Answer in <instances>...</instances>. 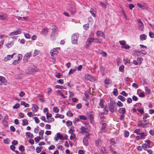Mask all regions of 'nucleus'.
Segmentation results:
<instances>
[{
    "label": "nucleus",
    "instance_id": "nucleus-23",
    "mask_svg": "<svg viewBox=\"0 0 154 154\" xmlns=\"http://www.w3.org/2000/svg\"><path fill=\"white\" fill-rule=\"evenodd\" d=\"M18 60H14L13 61V63H14V62H17V63H19V61L20 59H21L22 58V55L21 54H19L17 56Z\"/></svg>",
    "mask_w": 154,
    "mask_h": 154
},
{
    "label": "nucleus",
    "instance_id": "nucleus-31",
    "mask_svg": "<svg viewBox=\"0 0 154 154\" xmlns=\"http://www.w3.org/2000/svg\"><path fill=\"white\" fill-rule=\"evenodd\" d=\"M118 98L120 99L122 101L124 102L125 100V98L122 95H119L118 96Z\"/></svg>",
    "mask_w": 154,
    "mask_h": 154
},
{
    "label": "nucleus",
    "instance_id": "nucleus-27",
    "mask_svg": "<svg viewBox=\"0 0 154 154\" xmlns=\"http://www.w3.org/2000/svg\"><path fill=\"white\" fill-rule=\"evenodd\" d=\"M109 151L113 154H117V152L113 149V148L112 146H110L109 147Z\"/></svg>",
    "mask_w": 154,
    "mask_h": 154
},
{
    "label": "nucleus",
    "instance_id": "nucleus-48",
    "mask_svg": "<svg viewBox=\"0 0 154 154\" xmlns=\"http://www.w3.org/2000/svg\"><path fill=\"white\" fill-rule=\"evenodd\" d=\"M39 51L37 50H35L33 54V56L35 57L38 55L39 54Z\"/></svg>",
    "mask_w": 154,
    "mask_h": 154
},
{
    "label": "nucleus",
    "instance_id": "nucleus-14",
    "mask_svg": "<svg viewBox=\"0 0 154 154\" xmlns=\"http://www.w3.org/2000/svg\"><path fill=\"white\" fill-rule=\"evenodd\" d=\"M95 145L97 146L99 148L101 146V141L99 140H95Z\"/></svg>",
    "mask_w": 154,
    "mask_h": 154
},
{
    "label": "nucleus",
    "instance_id": "nucleus-43",
    "mask_svg": "<svg viewBox=\"0 0 154 154\" xmlns=\"http://www.w3.org/2000/svg\"><path fill=\"white\" fill-rule=\"evenodd\" d=\"M57 137L59 138L60 139L62 140H64L63 137L61 135V134L59 133L57 134Z\"/></svg>",
    "mask_w": 154,
    "mask_h": 154
},
{
    "label": "nucleus",
    "instance_id": "nucleus-47",
    "mask_svg": "<svg viewBox=\"0 0 154 154\" xmlns=\"http://www.w3.org/2000/svg\"><path fill=\"white\" fill-rule=\"evenodd\" d=\"M124 66L123 65H121L119 68V72H123L124 71Z\"/></svg>",
    "mask_w": 154,
    "mask_h": 154
},
{
    "label": "nucleus",
    "instance_id": "nucleus-25",
    "mask_svg": "<svg viewBox=\"0 0 154 154\" xmlns=\"http://www.w3.org/2000/svg\"><path fill=\"white\" fill-rule=\"evenodd\" d=\"M57 29L54 27L52 29V32H51V35H55L57 34Z\"/></svg>",
    "mask_w": 154,
    "mask_h": 154
},
{
    "label": "nucleus",
    "instance_id": "nucleus-59",
    "mask_svg": "<svg viewBox=\"0 0 154 154\" xmlns=\"http://www.w3.org/2000/svg\"><path fill=\"white\" fill-rule=\"evenodd\" d=\"M137 5L141 9H144L145 8V7L144 6H143L142 5H141L139 3H138L137 4Z\"/></svg>",
    "mask_w": 154,
    "mask_h": 154
},
{
    "label": "nucleus",
    "instance_id": "nucleus-28",
    "mask_svg": "<svg viewBox=\"0 0 154 154\" xmlns=\"http://www.w3.org/2000/svg\"><path fill=\"white\" fill-rule=\"evenodd\" d=\"M106 126V123H104L102 124L101 129L102 131L103 132L104 131Z\"/></svg>",
    "mask_w": 154,
    "mask_h": 154
},
{
    "label": "nucleus",
    "instance_id": "nucleus-41",
    "mask_svg": "<svg viewBox=\"0 0 154 154\" xmlns=\"http://www.w3.org/2000/svg\"><path fill=\"white\" fill-rule=\"evenodd\" d=\"M137 56H141L142 54L141 51L136 50L134 51Z\"/></svg>",
    "mask_w": 154,
    "mask_h": 154
},
{
    "label": "nucleus",
    "instance_id": "nucleus-42",
    "mask_svg": "<svg viewBox=\"0 0 154 154\" xmlns=\"http://www.w3.org/2000/svg\"><path fill=\"white\" fill-rule=\"evenodd\" d=\"M31 55V53H26L24 55L26 57V58L28 59H29L30 58V57Z\"/></svg>",
    "mask_w": 154,
    "mask_h": 154
},
{
    "label": "nucleus",
    "instance_id": "nucleus-40",
    "mask_svg": "<svg viewBox=\"0 0 154 154\" xmlns=\"http://www.w3.org/2000/svg\"><path fill=\"white\" fill-rule=\"evenodd\" d=\"M42 147H37L36 148V150L37 153H38L40 152L42 150Z\"/></svg>",
    "mask_w": 154,
    "mask_h": 154
},
{
    "label": "nucleus",
    "instance_id": "nucleus-11",
    "mask_svg": "<svg viewBox=\"0 0 154 154\" xmlns=\"http://www.w3.org/2000/svg\"><path fill=\"white\" fill-rule=\"evenodd\" d=\"M137 21L138 23V25L140 29L141 30H142L144 27L143 23L141 21L140 19H138Z\"/></svg>",
    "mask_w": 154,
    "mask_h": 154
},
{
    "label": "nucleus",
    "instance_id": "nucleus-45",
    "mask_svg": "<svg viewBox=\"0 0 154 154\" xmlns=\"http://www.w3.org/2000/svg\"><path fill=\"white\" fill-rule=\"evenodd\" d=\"M55 88H58L60 89H66V88H64L63 86L59 85H56L55 86Z\"/></svg>",
    "mask_w": 154,
    "mask_h": 154
},
{
    "label": "nucleus",
    "instance_id": "nucleus-26",
    "mask_svg": "<svg viewBox=\"0 0 154 154\" xmlns=\"http://www.w3.org/2000/svg\"><path fill=\"white\" fill-rule=\"evenodd\" d=\"M55 118H60V119H63L64 118V116L59 114H57L55 116Z\"/></svg>",
    "mask_w": 154,
    "mask_h": 154
},
{
    "label": "nucleus",
    "instance_id": "nucleus-17",
    "mask_svg": "<svg viewBox=\"0 0 154 154\" xmlns=\"http://www.w3.org/2000/svg\"><path fill=\"white\" fill-rule=\"evenodd\" d=\"M112 82V81L110 79L107 78H106L105 80V85H107L109 84H111Z\"/></svg>",
    "mask_w": 154,
    "mask_h": 154
},
{
    "label": "nucleus",
    "instance_id": "nucleus-34",
    "mask_svg": "<svg viewBox=\"0 0 154 154\" xmlns=\"http://www.w3.org/2000/svg\"><path fill=\"white\" fill-rule=\"evenodd\" d=\"M21 105L24 106L25 107H28L29 106V104L26 103L24 101H22L21 102Z\"/></svg>",
    "mask_w": 154,
    "mask_h": 154
},
{
    "label": "nucleus",
    "instance_id": "nucleus-9",
    "mask_svg": "<svg viewBox=\"0 0 154 154\" xmlns=\"http://www.w3.org/2000/svg\"><path fill=\"white\" fill-rule=\"evenodd\" d=\"M21 29H20L14 32L10 33L9 35L11 36L17 35L21 33Z\"/></svg>",
    "mask_w": 154,
    "mask_h": 154
},
{
    "label": "nucleus",
    "instance_id": "nucleus-18",
    "mask_svg": "<svg viewBox=\"0 0 154 154\" xmlns=\"http://www.w3.org/2000/svg\"><path fill=\"white\" fill-rule=\"evenodd\" d=\"M104 100L103 99H101L100 100L99 105L102 108H103L104 107Z\"/></svg>",
    "mask_w": 154,
    "mask_h": 154
},
{
    "label": "nucleus",
    "instance_id": "nucleus-51",
    "mask_svg": "<svg viewBox=\"0 0 154 154\" xmlns=\"http://www.w3.org/2000/svg\"><path fill=\"white\" fill-rule=\"evenodd\" d=\"M20 106V104L19 103H17L14 106H13V109H17Z\"/></svg>",
    "mask_w": 154,
    "mask_h": 154
},
{
    "label": "nucleus",
    "instance_id": "nucleus-49",
    "mask_svg": "<svg viewBox=\"0 0 154 154\" xmlns=\"http://www.w3.org/2000/svg\"><path fill=\"white\" fill-rule=\"evenodd\" d=\"M110 144L112 145H114L116 143V142L115 141V140L113 138H112L110 139Z\"/></svg>",
    "mask_w": 154,
    "mask_h": 154
},
{
    "label": "nucleus",
    "instance_id": "nucleus-33",
    "mask_svg": "<svg viewBox=\"0 0 154 154\" xmlns=\"http://www.w3.org/2000/svg\"><path fill=\"white\" fill-rule=\"evenodd\" d=\"M119 112L120 113L124 114L125 113L126 111L125 108H121L119 109Z\"/></svg>",
    "mask_w": 154,
    "mask_h": 154
},
{
    "label": "nucleus",
    "instance_id": "nucleus-37",
    "mask_svg": "<svg viewBox=\"0 0 154 154\" xmlns=\"http://www.w3.org/2000/svg\"><path fill=\"white\" fill-rule=\"evenodd\" d=\"M13 45V42H9L8 44L6 45V46L8 48H9L11 47Z\"/></svg>",
    "mask_w": 154,
    "mask_h": 154
},
{
    "label": "nucleus",
    "instance_id": "nucleus-29",
    "mask_svg": "<svg viewBox=\"0 0 154 154\" xmlns=\"http://www.w3.org/2000/svg\"><path fill=\"white\" fill-rule=\"evenodd\" d=\"M140 134V139H144L146 136V133H141Z\"/></svg>",
    "mask_w": 154,
    "mask_h": 154
},
{
    "label": "nucleus",
    "instance_id": "nucleus-15",
    "mask_svg": "<svg viewBox=\"0 0 154 154\" xmlns=\"http://www.w3.org/2000/svg\"><path fill=\"white\" fill-rule=\"evenodd\" d=\"M5 85L7 83V81L4 77L0 76V82Z\"/></svg>",
    "mask_w": 154,
    "mask_h": 154
},
{
    "label": "nucleus",
    "instance_id": "nucleus-2",
    "mask_svg": "<svg viewBox=\"0 0 154 154\" xmlns=\"http://www.w3.org/2000/svg\"><path fill=\"white\" fill-rule=\"evenodd\" d=\"M69 4V11L72 14H74L75 13L76 11L75 5L73 2H70Z\"/></svg>",
    "mask_w": 154,
    "mask_h": 154
},
{
    "label": "nucleus",
    "instance_id": "nucleus-36",
    "mask_svg": "<svg viewBox=\"0 0 154 154\" xmlns=\"http://www.w3.org/2000/svg\"><path fill=\"white\" fill-rule=\"evenodd\" d=\"M145 90L146 93V94H149L150 92V90L149 89V88L147 87H145Z\"/></svg>",
    "mask_w": 154,
    "mask_h": 154
},
{
    "label": "nucleus",
    "instance_id": "nucleus-8",
    "mask_svg": "<svg viewBox=\"0 0 154 154\" xmlns=\"http://www.w3.org/2000/svg\"><path fill=\"white\" fill-rule=\"evenodd\" d=\"M80 130V133L82 134H86L87 135L89 134L87 130V128L83 126L81 127Z\"/></svg>",
    "mask_w": 154,
    "mask_h": 154
},
{
    "label": "nucleus",
    "instance_id": "nucleus-5",
    "mask_svg": "<svg viewBox=\"0 0 154 154\" xmlns=\"http://www.w3.org/2000/svg\"><path fill=\"white\" fill-rule=\"evenodd\" d=\"M8 19V17L7 14L4 13H0V20H7Z\"/></svg>",
    "mask_w": 154,
    "mask_h": 154
},
{
    "label": "nucleus",
    "instance_id": "nucleus-38",
    "mask_svg": "<svg viewBox=\"0 0 154 154\" xmlns=\"http://www.w3.org/2000/svg\"><path fill=\"white\" fill-rule=\"evenodd\" d=\"M100 5L103 8H106V7L107 4L106 2H100Z\"/></svg>",
    "mask_w": 154,
    "mask_h": 154
},
{
    "label": "nucleus",
    "instance_id": "nucleus-16",
    "mask_svg": "<svg viewBox=\"0 0 154 154\" xmlns=\"http://www.w3.org/2000/svg\"><path fill=\"white\" fill-rule=\"evenodd\" d=\"M85 78L87 80H89L91 81H94L93 78L89 75H85Z\"/></svg>",
    "mask_w": 154,
    "mask_h": 154
},
{
    "label": "nucleus",
    "instance_id": "nucleus-4",
    "mask_svg": "<svg viewBox=\"0 0 154 154\" xmlns=\"http://www.w3.org/2000/svg\"><path fill=\"white\" fill-rule=\"evenodd\" d=\"M114 103H111L109 106V108L110 111L112 113L114 112L115 110L116 109L115 105L114 104Z\"/></svg>",
    "mask_w": 154,
    "mask_h": 154
},
{
    "label": "nucleus",
    "instance_id": "nucleus-3",
    "mask_svg": "<svg viewBox=\"0 0 154 154\" xmlns=\"http://www.w3.org/2000/svg\"><path fill=\"white\" fill-rule=\"evenodd\" d=\"M79 37V34L75 33L72 36V44H77L78 43V38Z\"/></svg>",
    "mask_w": 154,
    "mask_h": 154
},
{
    "label": "nucleus",
    "instance_id": "nucleus-54",
    "mask_svg": "<svg viewBox=\"0 0 154 154\" xmlns=\"http://www.w3.org/2000/svg\"><path fill=\"white\" fill-rule=\"evenodd\" d=\"M66 115L69 117H71L73 116L72 113L70 111H68L66 113Z\"/></svg>",
    "mask_w": 154,
    "mask_h": 154
},
{
    "label": "nucleus",
    "instance_id": "nucleus-19",
    "mask_svg": "<svg viewBox=\"0 0 154 154\" xmlns=\"http://www.w3.org/2000/svg\"><path fill=\"white\" fill-rule=\"evenodd\" d=\"M26 136L28 137L29 138L31 139L33 137V136L32 134H31L29 132H26L25 133Z\"/></svg>",
    "mask_w": 154,
    "mask_h": 154
},
{
    "label": "nucleus",
    "instance_id": "nucleus-62",
    "mask_svg": "<svg viewBox=\"0 0 154 154\" xmlns=\"http://www.w3.org/2000/svg\"><path fill=\"white\" fill-rule=\"evenodd\" d=\"M19 149L21 152L24 151L25 150L24 147L23 146L21 145L19 147Z\"/></svg>",
    "mask_w": 154,
    "mask_h": 154
},
{
    "label": "nucleus",
    "instance_id": "nucleus-30",
    "mask_svg": "<svg viewBox=\"0 0 154 154\" xmlns=\"http://www.w3.org/2000/svg\"><path fill=\"white\" fill-rule=\"evenodd\" d=\"M76 70V68H74L72 69H71L69 72V75H71V74H73L74 72H75Z\"/></svg>",
    "mask_w": 154,
    "mask_h": 154
},
{
    "label": "nucleus",
    "instance_id": "nucleus-53",
    "mask_svg": "<svg viewBox=\"0 0 154 154\" xmlns=\"http://www.w3.org/2000/svg\"><path fill=\"white\" fill-rule=\"evenodd\" d=\"M119 42L122 45H124L126 43V42L124 40L119 41Z\"/></svg>",
    "mask_w": 154,
    "mask_h": 154
},
{
    "label": "nucleus",
    "instance_id": "nucleus-21",
    "mask_svg": "<svg viewBox=\"0 0 154 154\" xmlns=\"http://www.w3.org/2000/svg\"><path fill=\"white\" fill-rule=\"evenodd\" d=\"M140 38L141 41H143L146 39V36L144 34H143L140 35Z\"/></svg>",
    "mask_w": 154,
    "mask_h": 154
},
{
    "label": "nucleus",
    "instance_id": "nucleus-24",
    "mask_svg": "<svg viewBox=\"0 0 154 154\" xmlns=\"http://www.w3.org/2000/svg\"><path fill=\"white\" fill-rule=\"evenodd\" d=\"M94 42L95 43L102 44L103 43V41L102 39H100V40L97 38H94Z\"/></svg>",
    "mask_w": 154,
    "mask_h": 154
},
{
    "label": "nucleus",
    "instance_id": "nucleus-64",
    "mask_svg": "<svg viewBox=\"0 0 154 154\" xmlns=\"http://www.w3.org/2000/svg\"><path fill=\"white\" fill-rule=\"evenodd\" d=\"M4 141L5 143L7 144H9L10 142L8 138L4 140Z\"/></svg>",
    "mask_w": 154,
    "mask_h": 154
},
{
    "label": "nucleus",
    "instance_id": "nucleus-12",
    "mask_svg": "<svg viewBox=\"0 0 154 154\" xmlns=\"http://www.w3.org/2000/svg\"><path fill=\"white\" fill-rule=\"evenodd\" d=\"M15 54V53H14L11 55H8L6 57H5L4 59V61L6 62L8 60L12 59L14 57V56Z\"/></svg>",
    "mask_w": 154,
    "mask_h": 154
},
{
    "label": "nucleus",
    "instance_id": "nucleus-61",
    "mask_svg": "<svg viewBox=\"0 0 154 154\" xmlns=\"http://www.w3.org/2000/svg\"><path fill=\"white\" fill-rule=\"evenodd\" d=\"M121 94L123 96H125V97L127 96L128 94L127 93H126L124 91H122L121 93Z\"/></svg>",
    "mask_w": 154,
    "mask_h": 154
},
{
    "label": "nucleus",
    "instance_id": "nucleus-13",
    "mask_svg": "<svg viewBox=\"0 0 154 154\" xmlns=\"http://www.w3.org/2000/svg\"><path fill=\"white\" fill-rule=\"evenodd\" d=\"M94 38H89L88 39L86 42V45L87 47L90 46L91 45V43L94 41Z\"/></svg>",
    "mask_w": 154,
    "mask_h": 154
},
{
    "label": "nucleus",
    "instance_id": "nucleus-6",
    "mask_svg": "<svg viewBox=\"0 0 154 154\" xmlns=\"http://www.w3.org/2000/svg\"><path fill=\"white\" fill-rule=\"evenodd\" d=\"M90 134H88L83 139V143L84 144L85 146H87L88 145V140L89 138Z\"/></svg>",
    "mask_w": 154,
    "mask_h": 154
},
{
    "label": "nucleus",
    "instance_id": "nucleus-60",
    "mask_svg": "<svg viewBox=\"0 0 154 154\" xmlns=\"http://www.w3.org/2000/svg\"><path fill=\"white\" fill-rule=\"evenodd\" d=\"M85 30H88L89 28V24H86L83 26Z\"/></svg>",
    "mask_w": 154,
    "mask_h": 154
},
{
    "label": "nucleus",
    "instance_id": "nucleus-55",
    "mask_svg": "<svg viewBox=\"0 0 154 154\" xmlns=\"http://www.w3.org/2000/svg\"><path fill=\"white\" fill-rule=\"evenodd\" d=\"M79 117L81 119H83V120H86L87 119V117L83 115H80L79 116Z\"/></svg>",
    "mask_w": 154,
    "mask_h": 154
},
{
    "label": "nucleus",
    "instance_id": "nucleus-20",
    "mask_svg": "<svg viewBox=\"0 0 154 154\" xmlns=\"http://www.w3.org/2000/svg\"><path fill=\"white\" fill-rule=\"evenodd\" d=\"M90 12L93 17H95L96 11L94 9L91 8L90 11Z\"/></svg>",
    "mask_w": 154,
    "mask_h": 154
},
{
    "label": "nucleus",
    "instance_id": "nucleus-22",
    "mask_svg": "<svg viewBox=\"0 0 154 154\" xmlns=\"http://www.w3.org/2000/svg\"><path fill=\"white\" fill-rule=\"evenodd\" d=\"M48 30L47 29H43L41 32V34L43 35H46L48 32Z\"/></svg>",
    "mask_w": 154,
    "mask_h": 154
},
{
    "label": "nucleus",
    "instance_id": "nucleus-46",
    "mask_svg": "<svg viewBox=\"0 0 154 154\" xmlns=\"http://www.w3.org/2000/svg\"><path fill=\"white\" fill-rule=\"evenodd\" d=\"M48 120L47 121V122L48 123H51L52 122H53L54 121V119L53 118H51L48 119Z\"/></svg>",
    "mask_w": 154,
    "mask_h": 154
},
{
    "label": "nucleus",
    "instance_id": "nucleus-50",
    "mask_svg": "<svg viewBox=\"0 0 154 154\" xmlns=\"http://www.w3.org/2000/svg\"><path fill=\"white\" fill-rule=\"evenodd\" d=\"M66 125L68 127H69L72 125V122L69 120L66 122Z\"/></svg>",
    "mask_w": 154,
    "mask_h": 154
},
{
    "label": "nucleus",
    "instance_id": "nucleus-57",
    "mask_svg": "<svg viewBox=\"0 0 154 154\" xmlns=\"http://www.w3.org/2000/svg\"><path fill=\"white\" fill-rule=\"evenodd\" d=\"M149 35L151 38H153L154 37V34L152 32H149Z\"/></svg>",
    "mask_w": 154,
    "mask_h": 154
},
{
    "label": "nucleus",
    "instance_id": "nucleus-10",
    "mask_svg": "<svg viewBox=\"0 0 154 154\" xmlns=\"http://www.w3.org/2000/svg\"><path fill=\"white\" fill-rule=\"evenodd\" d=\"M96 35L97 37L101 36V37L105 38V36L104 33L100 31H98L96 32Z\"/></svg>",
    "mask_w": 154,
    "mask_h": 154
},
{
    "label": "nucleus",
    "instance_id": "nucleus-52",
    "mask_svg": "<svg viewBox=\"0 0 154 154\" xmlns=\"http://www.w3.org/2000/svg\"><path fill=\"white\" fill-rule=\"evenodd\" d=\"M46 118L47 119H48L50 118H51L52 114L48 112H47L46 114Z\"/></svg>",
    "mask_w": 154,
    "mask_h": 154
},
{
    "label": "nucleus",
    "instance_id": "nucleus-7",
    "mask_svg": "<svg viewBox=\"0 0 154 154\" xmlns=\"http://www.w3.org/2000/svg\"><path fill=\"white\" fill-rule=\"evenodd\" d=\"M60 49V48L57 47L51 50L50 52L51 56L53 57L55 55L57 54L58 52V51H57V50L58 49Z\"/></svg>",
    "mask_w": 154,
    "mask_h": 154
},
{
    "label": "nucleus",
    "instance_id": "nucleus-39",
    "mask_svg": "<svg viewBox=\"0 0 154 154\" xmlns=\"http://www.w3.org/2000/svg\"><path fill=\"white\" fill-rule=\"evenodd\" d=\"M113 94L117 96L118 94V91L117 88H115L113 89V91L112 92Z\"/></svg>",
    "mask_w": 154,
    "mask_h": 154
},
{
    "label": "nucleus",
    "instance_id": "nucleus-35",
    "mask_svg": "<svg viewBox=\"0 0 154 154\" xmlns=\"http://www.w3.org/2000/svg\"><path fill=\"white\" fill-rule=\"evenodd\" d=\"M148 114L147 113H145L143 115V119L144 122H146V119L148 117Z\"/></svg>",
    "mask_w": 154,
    "mask_h": 154
},
{
    "label": "nucleus",
    "instance_id": "nucleus-1",
    "mask_svg": "<svg viewBox=\"0 0 154 154\" xmlns=\"http://www.w3.org/2000/svg\"><path fill=\"white\" fill-rule=\"evenodd\" d=\"M37 71L36 68L33 65H31L26 70V74H31Z\"/></svg>",
    "mask_w": 154,
    "mask_h": 154
},
{
    "label": "nucleus",
    "instance_id": "nucleus-32",
    "mask_svg": "<svg viewBox=\"0 0 154 154\" xmlns=\"http://www.w3.org/2000/svg\"><path fill=\"white\" fill-rule=\"evenodd\" d=\"M28 122L27 120L26 119H24L22 121V125L23 126H25L27 125Z\"/></svg>",
    "mask_w": 154,
    "mask_h": 154
},
{
    "label": "nucleus",
    "instance_id": "nucleus-56",
    "mask_svg": "<svg viewBox=\"0 0 154 154\" xmlns=\"http://www.w3.org/2000/svg\"><path fill=\"white\" fill-rule=\"evenodd\" d=\"M53 110V111L55 113H58L59 111L57 107H54Z\"/></svg>",
    "mask_w": 154,
    "mask_h": 154
},
{
    "label": "nucleus",
    "instance_id": "nucleus-44",
    "mask_svg": "<svg viewBox=\"0 0 154 154\" xmlns=\"http://www.w3.org/2000/svg\"><path fill=\"white\" fill-rule=\"evenodd\" d=\"M143 60V59L142 57H138L137 58V60L138 64L140 65L142 63V61Z\"/></svg>",
    "mask_w": 154,
    "mask_h": 154
},
{
    "label": "nucleus",
    "instance_id": "nucleus-58",
    "mask_svg": "<svg viewBox=\"0 0 154 154\" xmlns=\"http://www.w3.org/2000/svg\"><path fill=\"white\" fill-rule=\"evenodd\" d=\"M129 135V133L128 131H125V132H124V136L125 137H128Z\"/></svg>",
    "mask_w": 154,
    "mask_h": 154
},
{
    "label": "nucleus",
    "instance_id": "nucleus-63",
    "mask_svg": "<svg viewBox=\"0 0 154 154\" xmlns=\"http://www.w3.org/2000/svg\"><path fill=\"white\" fill-rule=\"evenodd\" d=\"M139 96L140 97H145V95L144 92H142L139 94Z\"/></svg>",
    "mask_w": 154,
    "mask_h": 154
}]
</instances>
